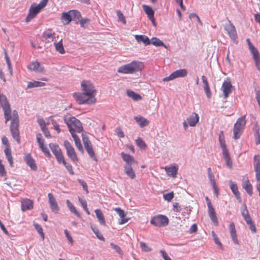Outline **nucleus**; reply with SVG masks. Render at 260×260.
Returning <instances> with one entry per match:
<instances>
[{
	"label": "nucleus",
	"mask_w": 260,
	"mask_h": 260,
	"mask_svg": "<svg viewBox=\"0 0 260 260\" xmlns=\"http://www.w3.org/2000/svg\"><path fill=\"white\" fill-rule=\"evenodd\" d=\"M37 140L39 144V146H42L44 145V140L42 138V136L41 134H38L36 136Z\"/></svg>",
	"instance_id": "3c124183"
},
{
	"label": "nucleus",
	"mask_w": 260,
	"mask_h": 260,
	"mask_svg": "<svg viewBox=\"0 0 260 260\" xmlns=\"http://www.w3.org/2000/svg\"><path fill=\"white\" fill-rule=\"evenodd\" d=\"M249 49L253 55L255 62L258 63L259 61V55L258 50L254 46H251V47L249 48Z\"/></svg>",
	"instance_id": "cd10ccee"
},
{
	"label": "nucleus",
	"mask_w": 260,
	"mask_h": 260,
	"mask_svg": "<svg viewBox=\"0 0 260 260\" xmlns=\"http://www.w3.org/2000/svg\"><path fill=\"white\" fill-rule=\"evenodd\" d=\"M32 208V202L28 199L24 200L21 202V210L25 211L27 210H30Z\"/></svg>",
	"instance_id": "393cba45"
},
{
	"label": "nucleus",
	"mask_w": 260,
	"mask_h": 260,
	"mask_svg": "<svg viewBox=\"0 0 260 260\" xmlns=\"http://www.w3.org/2000/svg\"><path fill=\"white\" fill-rule=\"evenodd\" d=\"M143 8L149 19H153V16H154V11L152 8L150 7L145 5H143Z\"/></svg>",
	"instance_id": "f704fd0d"
},
{
	"label": "nucleus",
	"mask_w": 260,
	"mask_h": 260,
	"mask_svg": "<svg viewBox=\"0 0 260 260\" xmlns=\"http://www.w3.org/2000/svg\"><path fill=\"white\" fill-rule=\"evenodd\" d=\"M49 147L50 148L52 153L55 156L57 161L60 164L65 160L64 156L62 155L60 148L57 145L53 143L49 144Z\"/></svg>",
	"instance_id": "9d476101"
},
{
	"label": "nucleus",
	"mask_w": 260,
	"mask_h": 260,
	"mask_svg": "<svg viewBox=\"0 0 260 260\" xmlns=\"http://www.w3.org/2000/svg\"><path fill=\"white\" fill-rule=\"evenodd\" d=\"M56 50L60 54H64L65 53L64 49L62 45V39H61L58 42H55L54 43Z\"/></svg>",
	"instance_id": "7c9ffc66"
},
{
	"label": "nucleus",
	"mask_w": 260,
	"mask_h": 260,
	"mask_svg": "<svg viewBox=\"0 0 260 260\" xmlns=\"http://www.w3.org/2000/svg\"><path fill=\"white\" fill-rule=\"evenodd\" d=\"M175 79L173 73H172L169 76L164 78L162 80L164 82H168Z\"/></svg>",
	"instance_id": "338daca9"
},
{
	"label": "nucleus",
	"mask_w": 260,
	"mask_h": 260,
	"mask_svg": "<svg viewBox=\"0 0 260 260\" xmlns=\"http://www.w3.org/2000/svg\"><path fill=\"white\" fill-rule=\"evenodd\" d=\"M165 169L167 174L168 176H171L173 178H175L176 177V175H177V171H178L177 167H176V166H173V167H166Z\"/></svg>",
	"instance_id": "412c9836"
},
{
	"label": "nucleus",
	"mask_w": 260,
	"mask_h": 260,
	"mask_svg": "<svg viewBox=\"0 0 260 260\" xmlns=\"http://www.w3.org/2000/svg\"><path fill=\"white\" fill-rule=\"evenodd\" d=\"M28 69L38 73H42L44 72V68L42 66L40 63L38 61H34L31 62L28 67Z\"/></svg>",
	"instance_id": "a211bd4d"
},
{
	"label": "nucleus",
	"mask_w": 260,
	"mask_h": 260,
	"mask_svg": "<svg viewBox=\"0 0 260 260\" xmlns=\"http://www.w3.org/2000/svg\"><path fill=\"white\" fill-rule=\"evenodd\" d=\"M116 132L117 133V136L120 138H123L124 136L123 132L122 131L121 129L119 127L117 128L116 129Z\"/></svg>",
	"instance_id": "774afa93"
},
{
	"label": "nucleus",
	"mask_w": 260,
	"mask_h": 260,
	"mask_svg": "<svg viewBox=\"0 0 260 260\" xmlns=\"http://www.w3.org/2000/svg\"><path fill=\"white\" fill-rule=\"evenodd\" d=\"M2 143L5 146V148L10 147L8 138L6 136H3L2 138Z\"/></svg>",
	"instance_id": "6e6d98bb"
},
{
	"label": "nucleus",
	"mask_w": 260,
	"mask_h": 260,
	"mask_svg": "<svg viewBox=\"0 0 260 260\" xmlns=\"http://www.w3.org/2000/svg\"><path fill=\"white\" fill-rule=\"evenodd\" d=\"M5 59H6V61L9 70L10 71V72L11 74L12 75V71H13L12 68V66H11V63L10 58L9 57V56H8L6 51H5Z\"/></svg>",
	"instance_id": "a18cd8bd"
},
{
	"label": "nucleus",
	"mask_w": 260,
	"mask_h": 260,
	"mask_svg": "<svg viewBox=\"0 0 260 260\" xmlns=\"http://www.w3.org/2000/svg\"><path fill=\"white\" fill-rule=\"evenodd\" d=\"M24 160L26 164L30 167L31 169L34 171H36L38 169L37 166L35 163V160L33 159L30 154H27L24 157Z\"/></svg>",
	"instance_id": "dca6fc26"
},
{
	"label": "nucleus",
	"mask_w": 260,
	"mask_h": 260,
	"mask_svg": "<svg viewBox=\"0 0 260 260\" xmlns=\"http://www.w3.org/2000/svg\"><path fill=\"white\" fill-rule=\"evenodd\" d=\"M232 85L230 82L224 81L221 86V90L223 91L224 98H227L232 92Z\"/></svg>",
	"instance_id": "4468645a"
},
{
	"label": "nucleus",
	"mask_w": 260,
	"mask_h": 260,
	"mask_svg": "<svg viewBox=\"0 0 260 260\" xmlns=\"http://www.w3.org/2000/svg\"><path fill=\"white\" fill-rule=\"evenodd\" d=\"M150 223L156 226H165L168 224L169 219L165 215H158L152 218Z\"/></svg>",
	"instance_id": "6e6552de"
},
{
	"label": "nucleus",
	"mask_w": 260,
	"mask_h": 260,
	"mask_svg": "<svg viewBox=\"0 0 260 260\" xmlns=\"http://www.w3.org/2000/svg\"><path fill=\"white\" fill-rule=\"evenodd\" d=\"M126 93L128 97L132 98L134 101H138L142 99V97L140 94L131 90H127L126 91Z\"/></svg>",
	"instance_id": "473e14b6"
},
{
	"label": "nucleus",
	"mask_w": 260,
	"mask_h": 260,
	"mask_svg": "<svg viewBox=\"0 0 260 260\" xmlns=\"http://www.w3.org/2000/svg\"><path fill=\"white\" fill-rule=\"evenodd\" d=\"M64 146L66 148L68 156L72 161H78V158L72 145L67 140L64 141Z\"/></svg>",
	"instance_id": "1a4fd4ad"
},
{
	"label": "nucleus",
	"mask_w": 260,
	"mask_h": 260,
	"mask_svg": "<svg viewBox=\"0 0 260 260\" xmlns=\"http://www.w3.org/2000/svg\"><path fill=\"white\" fill-rule=\"evenodd\" d=\"M79 182L81 184V185L83 186L84 190L85 191H86V192L87 193H88V187H87V185L86 182L82 180H79Z\"/></svg>",
	"instance_id": "e2e57ef3"
},
{
	"label": "nucleus",
	"mask_w": 260,
	"mask_h": 260,
	"mask_svg": "<svg viewBox=\"0 0 260 260\" xmlns=\"http://www.w3.org/2000/svg\"><path fill=\"white\" fill-rule=\"evenodd\" d=\"M68 207L70 209L71 212L74 213L76 216L79 217H81V215L79 212H78L76 209V207L70 202L69 200L66 201Z\"/></svg>",
	"instance_id": "c9c22d12"
},
{
	"label": "nucleus",
	"mask_w": 260,
	"mask_h": 260,
	"mask_svg": "<svg viewBox=\"0 0 260 260\" xmlns=\"http://www.w3.org/2000/svg\"><path fill=\"white\" fill-rule=\"evenodd\" d=\"M151 44L155 46H164L165 48H166V46L163 42L156 38H152L151 40L150 41V44Z\"/></svg>",
	"instance_id": "4c0bfd02"
},
{
	"label": "nucleus",
	"mask_w": 260,
	"mask_h": 260,
	"mask_svg": "<svg viewBox=\"0 0 260 260\" xmlns=\"http://www.w3.org/2000/svg\"><path fill=\"white\" fill-rule=\"evenodd\" d=\"M199 117L196 113H193L187 118L188 124L190 126H194L199 121Z\"/></svg>",
	"instance_id": "4be33fe9"
},
{
	"label": "nucleus",
	"mask_w": 260,
	"mask_h": 260,
	"mask_svg": "<svg viewBox=\"0 0 260 260\" xmlns=\"http://www.w3.org/2000/svg\"><path fill=\"white\" fill-rule=\"evenodd\" d=\"M40 148L46 156L48 157L51 156L49 151L46 146L44 145L42 146H40Z\"/></svg>",
	"instance_id": "5fc2aeb1"
},
{
	"label": "nucleus",
	"mask_w": 260,
	"mask_h": 260,
	"mask_svg": "<svg viewBox=\"0 0 260 260\" xmlns=\"http://www.w3.org/2000/svg\"><path fill=\"white\" fill-rule=\"evenodd\" d=\"M94 212L100 224L105 225L106 222L102 211L100 209H96Z\"/></svg>",
	"instance_id": "bb28decb"
},
{
	"label": "nucleus",
	"mask_w": 260,
	"mask_h": 260,
	"mask_svg": "<svg viewBox=\"0 0 260 260\" xmlns=\"http://www.w3.org/2000/svg\"><path fill=\"white\" fill-rule=\"evenodd\" d=\"M209 216L212 221L216 225L218 224V220L216 217V214L213 207L208 209Z\"/></svg>",
	"instance_id": "a878e982"
},
{
	"label": "nucleus",
	"mask_w": 260,
	"mask_h": 260,
	"mask_svg": "<svg viewBox=\"0 0 260 260\" xmlns=\"http://www.w3.org/2000/svg\"><path fill=\"white\" fill-rule=\"evenodd\" d=\"M208 177H209V180L210 181L211 184L212 185V186H213V187L215 190V192H217V188H216V182H215V178H214V175L213 174V175L210 174V175L208 176Z\"/></svg>",
	"instance_id": "37998d69"
},
{
	"label": "nucleus",
	"mask_w": 260,
	"mask_h": 260,
	"mask_svg": "<svg viewBox=\"0 0 260 260\" xmlns=\"http://www.w3.org/2000/svg\"><path fill=\"white\" fill-rule=\"evenodd\" d=\"M82 93L74 94V98L79 104H92L96 102V90L93 85L89 81L84 80L81 83Z\"/></svg>",
	"instance_id": "f257e3e1"
},
{
	"label": "nucleus",
	"mask_w": 260,
	"mask_h": 260,
	"mask_svg": "<svg viewBox=\"0 0 260 260\" xmlns=\"http://www.w3.org/2000/svg\"><path fill=\"white\" fill-rule=\"evenodd\" d=\"M91 229L92 231H93V232L96 235V237L99 239H100V240H102V241H103L104 242L105 241V239L104 237L101 234V233L100 232L99 229L97 228L93 227L92 226H91Z\"/></svg>",
	"instance_id": "58836bf2"
},
{
	"label": "nucleus",
	"mask_w": 260,
	"mask_h": 260,
	"mask_svg": "<svg viewBox=\"0 0 260 260\" xmlns=\"http://www.w3.org/2000/svg\"><path fill=\"white\" fill-rule=\"evenodd\" d=\"M42 130L46 138H51V137L50 132L46 127L45 128L43 127V129Z\"/></svg>",
	"instance_id": "69168bd1"
},
{
	"label": "nucleus",
	"mask_w": 260,
	"mask_h": 260,
	"mask_svg": "<svg viewBox=\"0 0 260 260\" xmlns=\"http://www.w3.org/2000/svg\"><path fill=\"white\" fill-rule=\"evenodd\" d=\"M71 133H80L83 131L81 122L75 117L66 116L64 118Z\"/></svg>",
	"instance_id": "20e7f679"
},
{
	"label": "nucleus",
	"mask_w": 260,
	"mask_h": 260,
	"mask_svg": "<svg viewBox=\"0 0 260 260\" xmlns=\"http://www.w3.org/2000/svg\"><path fill=\"white\" fill-rule=\"evenodd\" d=\"M243 187L246 190L247 193L251 196L252 194V186L248 179H247L243 183Z\"/></svg>",
	"instance_id": "c756f323"
},
{
	"label": "nucleus",
	"mask_w": 260,
	"mask_h": 260,
	"mask_svg": "<svg viewBox=\"0 0 260 260\" xmlns=\"http://www.w3.org/2000/svg\"><path fill=\"white\" fill-rule=\"evenodd\" d=\"M143 68L142 62L133 61L131 63L120 67L117 70V72L124 74H134L141 71Z\"/></svg>",
	"instance_id": "f03ea898"
},
{
	"label": "nucleus",
	"mask_w": 260,
	"mask_h": 260,
	"mask_svg": "<svg viewBox=\"0 0 260 260\" xmlns=\"http://www.w3.org/2000/svg\"><path fill=\"white\" fill-rule=\"evenodd\" d=\"M230 234L233 242L236 244H239V241L237 238L236 231L230 232Z\"/></svg>",
	"instance_id": "603ef678"
},
{
	"label": "nucleus",
	"mask_w": 260,
	"mask_h": 260,
	"mask_svg": "<svg viewBox=\"0 0 260 260\" xmlns=\"http://www.w3.org/2000/svg\"><path fill=\"white\" fill-rule=\"evenodd\" d=\"M66 167V169L69 171L70 174L74 175V172L73 170L72 166L71 164L67 163L66 160L62 162Z\"/></svg>",
	"instance_id": "de8ad7c7"
},
{
	"label": "nucleus",
	"mask_w": 260,
	"mask_h": 260,
	"mask_svg": "<svg viewBox=\"0 0 260 260\" xmlns=\"http://www.w3.org/2000/svg\"><path fill=\"white\" fill-rule=\"evenodd\" d=\"M136 143L141 149H143L146 147V145L145 142L140 138H138L136 140Z\"/></svg>",
	"instance_id": "ea45409f"
},
{
	"label": "nucleus",
	"mask_w": 260,
	"mask_h": 260,
	"mask_svg": "<svg viewBox=\"0 0 260 260\" xmlns=\"http://www.w3.org/2000/svg\"><path fill=\"white\" fill-rule=\"evenodd\" d=\"M187 73L186 69H180L173 72L175 78L185 77L187 75Z\"/></svg>",
	"instance_id": "72a5a7b5"
},
{
	"label": "nucleus",
	"mask_w": 260,
	"mask_h": 260,
	"mask_svg": "<svg viewBox=\"0 0 260 260\" xmlns=\"http://www.w3.org/2000/svg\"><path fill=\"white\" fill-rule=\"evenodd\" d=\"M62 19L66 21V24H69L72 20H79L81 17L80 13L77 10H70L62 14Z\"/></svg>",
	"instance_id": "423d86ee"
},
{
	"label": "nucleus",
	"mask_w": 260,
	"mask_h": 260,
	"mask_svg": "<svg viewBox=\"0 0 260 260\" xmlns=\"http://www.w3.org/2000/svg\"><path fill=\"white\" fill-rule=\"evenodd\" d=\"M254 91L255 93V98L258 105L260 107V88L258 86L254 87Z\"/></svg>",
	"instance_id": "79ce46f5"
},
{
	"label": "nucleus",
	"mask_w": 260,
	"mask_h": 260,
	"mask_svg": "<svg viewBox=\"0 0 260 260\" xmlns=\"http://www.w3.org/2000/svg\"><path fill=\"white\" fill-rule=\"evenodd\" d=\"M181 210V207L178 203H175L173 204V211L175 212H180Z\"/></svg>",
	"instance_id": "052dcab7"
},
{
	"label": "nucleus",
	"mask_w": 260,
	"mask_h": 260,
	"mask_svg": "<svg viewBox=\"0 0 260 260\" xmlns=\"http://www.w3.org/2000/svg\"><path fill=\"white\" fill-rule=\"evenodd\" d=\"M90 20L88 18L82 19L80 21V24L81 27H84L85 25L89 22Z\"/></svg>",
	"instance_id": "bf43d9fd"
},
{
	"label": "nucleus",
	"mask_w": 260,
	"mask_h": 260,
	"mask_svg": "<svg viewBox=\"0 0 260 260\" xmlns=\"http://www.w3.org/2000/svg\"><path fill=\"white\" fill-rule=\"evenodd\" d=\"M41 9L38 7L37 5L33 4L31 6L29 10V13L25 19V21L27 22H29L32 19L35 17V16L40 12Z\"/></svg>",
	"instance_id": "9b49d317"
},
{
	"label": "nucleus",
	"mask_w": 260,
	"mask_h": 260,
	"mask_svg": "<svg viewBox=\"0 0 260 260\" xmlns=\"http://www.w3.org/2000/svg\"><path fill=\"white\" fill-rule=\"evenodd\" d=\"M160 253H161V255L165 260H172L171 258L168 256L167 253L165 250H161Z\"/></svg>",
	"instance_id": "0e129e2a"
},
{
	"label": "nucleus",
	"mask_w": 260,
	"mask_h": 260,
	"mask_svg": "<svg viewBox=\"0 0 260 260\" xmlns=\"http://www.w3.org/2000/svg\"><path fill=\"white\" fill-rule=\"evenodd\" d=\"M124 169L125 173L132 179H133L136 177L135 172L132 168V166L124 165Z\"/></svg>",
	"instance_id": "5701e85b"
},
{
	"label": "nucleus",
	"mask_w": 260,
	"mask_h": 260,
	"mask_svg": "<svg viewBox=\"0 0 260 260\" xmlns=\"http://www.w3.org/2000/svg\"><path fill=\"white\" fill-rule=\"evenodd\" d=\"M52 124L53 125L54 129L56 131L57 133H59L60 132V129L59 128V125L57 123V122L54 120H51Z\"/></svg>",
	"instance_id": "13d9d810"
},
{
	"label": "nucleus",
	"mask_w": 260,
	"mask_h": 260,
	"mask_svg": "<svg viewBox=\"0 0 260 260\" xmlns=\"http://www.w3.org/2000/svg\"><path fill=\"white\" fill-rule=\"evenodd\" d=\"M123 160L125 162V165L128 166H132L133 164H136V161L134 158L129 154L121 152L120 154Z\"/></svg>",
	"instance_id": "6ab92c4d"
},
{
	"label": "nucleus",
	"mask_w": 260,
	"mask_h": 260,
	"mask_svg": "<svg viewBox=\"0 0 260 260\" xmlns=\"http://www.w3.org/2000/svg\"><path fill=\"white\" fill-rule=\"evenodd\" d=\"M202 79L204 85V88L207 97L208 99H210L211 97V93L207 78L205 76H202Z\"/></svg>",
	"instance_id": "aec40b11"
},
{
	"label": "nucleus",
	"mask_w": 260,
	"mask_h": 260,
	"mask_svg": "<svg viewBox=\"0 0 260 260\" xmlns=\"http://www.w3.org/2000/svg\"><path fill=\"white\" fill-rule=\"evenodd\" d=\"M64 234L69 241L70 242L71 244H72L73 242L72 237H71L67 230H64Z\"/></svg>",
	"instance_id": "680f3d73"
},
{
	"label": "nucleus",
	"mask_w": 260,
	"mask_h": 260,
	"mask_svg": "<svg viewBox=\"0 0 260 260\" xmlns=\"http://www.w3.org/2000/svg\"><path fill=\"white\" fill-rule=\"evenodd\" d=\"M114 210L117 212V213L118 214L119 217H120V219L118 221V223L119 224H123L125 223H126L128 220L130 219L129 218H126V214L124 212V211L122 210L120 208H115L114 209Z\"/></svg>",
	"instance_id": "2eb2a0df"
},
{
	"label": "nucleus",
	"mask_w": 260,
	"mask_h": 260,
	"mask_svg": "<svg viewBox=\"0 0 260 260\" xmlns=\"http://www.w3.org/2000/svg\"><path fill=\"white\" fill-rule=\"evenodd\" d=\"M229 184L230 187L234 195H236V194L240 193L239 191H238V188L237 184L235 182L230 180L229 181Z\"/></svg>",
	"instance_id": "e433bc0d"
},
{
	"label": "nucleus",
	"mask_w": 260,
	"mask_h": 260,
	"mask_svg": "<svg viewBox=\"0 0 260 260\" xmlns=\"http://www.w3.org/2000/svg\"><path fill=\"white\" fill-rule=\"evenodd\" d=\"M82 141L84 148L86 150L89 156L93 160L96 161L97 159L95 156L93 147L90 141L88 138L84 134H82Z\"/></svg>",
	"instance_id": "0eeeda50"
},
{
	"label": "nucleus",
	"mask_w": 260,
	"mask_h": 260,
	"mask_svg": "<svg viewBox=\"0 0 260 260\" xmlns=\"http://www.w3.org/2000/svg\"><path fill=\"white\" fill-rule=\"evenodd\" d=\"M110 245L111 246V247L114 249L117 253H118L119 254H122V250L120 248V247L119 246H118V245H116L115 244H114V243H111L110 244Z\"/></svg>",
	"instance_id": "864d4df0"
},
{
	"label": "nucleus",
	"mask_w": 260,
	"mask_h": 260,
	"mask_svg": "<svg viewBox=\"0 0 260 260\" xmlns=\"http://www.w3.org/2000/svg\"><path fill=\"white\" fill-rule=\"evenodd\" d=\"M241 214L243 217L249 216L248 210L245 204H244L243 207L241 208Z\"/></svg>",
	"instance_id": "8fccbe9b"
},
{
	"label": "nucleus",
	"mask_w": 260,
	"mask_h": 260,
	"mask_svg": "<svg viewBox=\"0 0 260 260\" xmlns=\"http://www.w3.org/2000/svg\"><path fill=\"white\" fill-rule=\"evenodd\" d=\"M245 118V115L240 117L234 124L233 133L234 138L235 140L239 139L243 132L246 122Z\"/></svg>",
	"instance_id": "39448f33"
},
{
	"label": "nucleus",
	"mask_w": 260,
	"mask_h": 260,
	"mask_svg": "<svg viewBox=\"0 0 260 260\" xmlns=\"http://www.w3.org/2000/svg\"><path fill=\"white\" fill-rule=\"evenodd\" d=\"M48 197L49 198V203L51 211L53 212L57 213L59 210V208L55 199L53 197V194L51 193H48Z\"/></svg>",
	"instance_id": "ddd939ff"
},
{
	"label": "nucleus",
	"mask_w": 260,
	"mask_h": 260,
	"mask_svg": "<svg viewBox=\"0 0 260 260\" xmlns=\"http://www.w3.org/2000/svg\"><path fill=\"white\" fill-rule=\"evenodd\" d=\"M46 85L45 83L37 81H32L30 82H28L27 83V89L28 88H32L35 87H39L44 86Z\"/></svg>",
	"instance_id": "c85d7f7f"
},
{
	"label": "nucleus",
	"mask_w": 260,
	"mask_h": 260,
	"mask_svg": "<svg viewBox=\"0 0 260 260\" xmlns=\"http://www.w3.org/2000/svg\"><path fill=\"white\" fill-rule=\"evenodd\" d=\"M48 0H42L40 3L37 6L39 7L41 10L43 9L47 4Z\"/></svg>",
	"instance_id": "4d7b16f0"
},
{
	"label": "nucleus",
	"mask_w": 260,
	"mask_h": 260,
	"mask_svg": "<svg viewBox=\"0 0 260 260\" xmlns=\"http://www.w3.org/2000/svg\"><path fill=\"white\" fill-rule=\"evenodd\" d=\"M117 16L118 19V21L122 22L123 24H126V20L125 19V17L121 13V12L119 10H117L116 11Z\"/></svg>",
	"instance_id": "49530a36"
},
{
	"label": "nucleus",
	"mask_w": 260,
	"mask_h": 260,
	"mask_svg": "<svg viewBox=\"0 0 260 260\" xmlns=\"http://www.w3.org/2000/svg\"><path fill=\"white\" fill-rule=\"evenodd\" d=\"M140 246L143 251L149 252L151 251V248L149 247L145 243L143 242H140Z\"/></svg>",
	"instance_id": "09e8293b"
},
{
	"label": "nucleus",
	"mask_w": 260,
	"mask_h": 260,
	"mask_svg": "<svg viewBox=\"0 0 260 260\" xmlns=\"http://www.w3.org/2000/svg\"><path fill=\"white\" fill-rule=\"evenodd\" d=\"M135 39L138 43L143 42L145 45L150 44V41L148 37L145 35H136Z\"/></svg>",
	"instance_id": "b1692460"
},
{
	"label": "nucleus",
	"mask_w": 260,
	"mask_h": 260,
	"mask_svg": "<svg viewBox=\"0 0 260 260\" xmlns=\"http://www.w3.org/2000/svg\"><path fill=\"white\" fill-rule=\"evenodd\" d=\"M253 166L257 181L260 180V155H256L253 158Z\"/></svg>",
	"instance_id": "f8f14e48"
},
{
	"label": "nucleus",
	"mask_w": 260,
	"mask_h": 260,
	"mask_svg": "<svg viewBox=\"0 0 260 260\" xmlns=\"http://www.w3.org/2000/svg\"><path fill=\"white\" fill-rule=\"evenodd\" d=\"M174 194L173 192H171L167 193H164L163 198L165 200L168 202H170L174 198Z\"/></svg>",
	"instance_id": "c03bdc74"
},
{
	"label": "nucleus",
	"mask_w": 260,
	"mask_h": 260,
	"mask_svg": "<svg viewBox=\"0 0 260 260\" xmlns=\"http://www.w3.org/2000/svg\"><path fill=\"white\" fill-rule=\"evenodd\" d=\"M34 225L36 231L40 234V235H41V237L43 240L44 239V234L43 232L42 226L40 224L35 222L34 223Z\"/></svg>",
	"instance_id": "a19ab883"
},
{
	"label": "nucleus",
	"mask_w": 260,
	"mask_h": 260,
	"mask_svg": "<svg viewBox=\"0 0 260 260\" xmlns=\"http://www.w3.org/2000/svg\"><path fill=\"white\" fill-rule=\"evenodd\" d=\"M225 29L232 40H234L236 39V31L235 26L231 23V21H229V24L226 26Z\"/></svg>",
	"instance_id": "f3484780"
},
{
	"label": "nucleus",
	"mask_w": 260,
	"mask_h": 260,
	"mask_svg": "<svg viewBox=\"0 0 260 260\" xmlns=\"http://www.w3.org/2000/svg\"><path fill=\"white\" fill-rule=\"evenodd\" d=\"M12 118V120L10 125V131L13 138L15 139L18 143H20V139L18 129L19 118L18 112L16 110H14L13 111L12 115H11V119Z\"/></svg>",
	"instance_id": "7ed1b4c3"
},
{
	"label": "nucleus",
	"mask_w": 260,
	"mask_h": 260,
	"mask_svg": "<svg viewBox=\"0 0 260 260\" xmlns=\"http://www.w3.org/2000/svg\"><path fill=\"white\" fill-rule=\"evenodd\" d=\"M136 121L140 125V127H143L148 123V121L142 116H135L134 117Z\"/></svg>",
	"instance_id": "2f4dec72"
}]
</instances>
